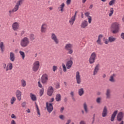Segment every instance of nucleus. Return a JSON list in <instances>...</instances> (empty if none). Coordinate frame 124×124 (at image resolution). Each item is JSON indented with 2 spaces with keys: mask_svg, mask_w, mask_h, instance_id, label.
Masks as SVG:
<instances>
[{
  "mask_svg": "<svg viewBox=\"0 0 124 124\" xmlns=\"http://www.w3.org/2000/svg\"><path fill=\"white\" fill-rule=\"evenodd\" d=\"M115 41L116 38L113 36H110L108 37V41H109V42L112 43L115 42Z\"/></svg>",
  "mask_w": 124,
  "mask_h": 124,
  "instance_id": "28",
  "label": "nucleus"
},
{
  "mask_svg": "<svg viewBox=\"0 0 124 124\" xmlns=\"http://www.w3.org/2000/svg\"><path fill=\"white\" fill-rule=\"evenodd\" d=\"M11 124H16V122H15V121L12 120L11 122Z\"/></svg>",
  "mask_w": 124,
  "mask_h": 124,
  "instance_id": "53",
  "label": "nucleus"
},
{
  "mask_svg": "<svg viewBox=\"0 0 124 124\" xmlns=\"http://www.w3.org/2000/svg\"><path fill=\"white\" fill-rule=\"evenodd\" d=\"M16 95L18 100L20 101L21 99H22V92H21L20 90H17L16 93Z\"/></svg>",
  "mask_w": 124,
  "mask_h": 124,
  "instance_id": "15",
  "label": "nucleus"
},
{
  "mask_svg": "<svg viewBox=\"0 0 124 124\" xmlns=\"http://www.w3.org/2000/svg\"><path fill=\"white\" fill-rule=\"evenodd\" d=\"M52 69L53 71L55 72L56 70H57V69H58V67H57V66H53Z\"/></svg>",
  "mask_w": 124,
  "mask_h": 124,
  "instance_id": "45",
  "label": "nucleus"
},
{
  "mask_svg": "<svg viewBox=\"0 0 124 124\" xmlns=\"http://www.w3.org/2000/svg\"><path fill=\"white\" fill-rule=\"evenodd\" d=\"M88 23L89 24H91L92 23V16H89V17H88Z\"/></svg>",
  "mask_w": 124,
  "mask_h": 124,
  "instance_id": "43",
  "label": "nucleus"
},
{
  "mask_svg": "<svg viewBox=\"0 0 124 124\" xmlns=\"http://www.w3.org/2000/svg\"><path fill=\"white\" fill-rule=\"evenodd\" d=\"M93 4H91V5H90V7H89V8L90 9H92V8H93Z\"/></svg>",
  "mask_w": 124,
  "mask_h": 124,
  "instance_id": "60",
  "label": "nucleus"
},
{
  "mask_svg": "<svg viewBox=\"0 0 124 124\" xmlns=\"http://www.w3.org/2000/svg\"><path fill=\"white\" fill-rule=\"evenodd\" d=\"M72 64H73V62H72V61L70 60L68 61L66 64L67 69H70V68H71V66H72Z\"/></svg>",
  "mask_w": 124,
  "mask_h": 124,
  "instance_id": "18",
  "label": "nucleus"
},
{
  "mask_svg": "<svg viewBox=\"0 0 124 124\" xmlns=\"http://www.w3.org/2000/svg\"><path fill=\"white\" fill-rule=\"evenodd\" d=\"M54 100V98H52L51 99H50V101H49V102H53Z\"/></svg>",
  "mask_w": 124,
  "mask_h": 124,
  "instance_id": "59",
  "label": "nucleus"
},
{
  "mask_svg": "<svg viewBox=\"0 0 124 124\" xmlns=\"http://www.w3.org/2000/svg\"><path fill=\"white\" fill-rule=\"evenodd\" d=\"M38 84L39 88H42V85L40 83V81H38Z\"/></svg>",
  "mask_w": 124,
  "mask_h": 124,
  "instance_id": "51",
  "label": "nucleus"
},
{
  "mask_svg": "<svg viewBox=\"0 0 124 124\" xmlns=\"http://www.w3.org/2000/svg\"><path fill=\"white\" fill-rule=\"evenodd\" d=\"M19 54H20V56H21L22 60H24L25 59V52L20 50L19 51Z\"/></svg>",
  "mask_w": 124,
  "mask_h": 124,
  "instance_id": "30",
  "label": "nucleus"
},
{
  "mask_svg": "<svg viewBox=\"0 0 124 124\" xmlns=\"http://www.w3.org/2000/svg\"><path fill=\"white\" fill-rule=\"evenodd\" d=\"M124 118V113L123 112H120L117 115V121L118 122H121L122 120Z\"/></svg>",
  "mask_w": 124,
  "mask_h": 124,
  "instance_id": "17",
  "label": "nucleus"
},
{
  "mask_svg": "<svg viewBox=\"0 0 124 124\" xmlns=\"http://www.w3.org/2000/svg\"><path fill=\"white\" fill-rule=\"evenodd\" d=\"M47 28H48V25H47V23H43L41 27V32H46V31H47Z\"/></svg>",
  "mask_w": 124,
  "mask_h": 124,
  "instance_id": "12",
  "label": "nucleus"
},
{
  "mask_svg": "<svg viewBox=\"0 0 124 124\" xmlns=\"http://www.w3.org/2000/svg\"><path fill=\"white\" fill-rule=\"evenodd\" d=\"M111 30L112 33H118L119 30H120V24L118 22L112 23L111 26Z\"/></svg>",
  "mask_w": 124,
  "mask_h": 124,
  "instance_id": "1",
  "label": "nucleus"
},
{
  "mask_svg": "<svg viewBox=\"0 0 124 124\" xmlns=\"http://www.w3.org/2000/svg\"><path fill=\"white\" fill-rule=\"evenodd\" d=\"M72 47H73V46H72V45L71 44H66L65 46V50L68 51V54H70V55H71V54L73 53V50H72Z\"/></svg>",
  "mask_w": 124,
  "mask_h": 124,
  "instance_id": "6",
  "label": "nucleus"
},
{
  "mask_svg": "<svg viewBox=\"0 0 124 124\" xmlns=\"http://www.w3.org/2000/svg\"><path fill=\"white\" fill-rule=\"evenodd\" d=\"M100 100H101L100 98H98L96 100L97 103H100Z\"/></svg>",
  "mask_w": 124,
  "mask_h": 124,
  "instance_id": "48",
  "label": "nucleus"
},
{
  "mask_svg": "<svg viewBox=\"0 0 124 124\" xmlns=\"http://www.w3.org/2000/svg\"><path fill=\"white\" fill-rule=\"evenodd\" d=\"M71 122V121L70 120H68V121H67V122L66 123V124H70V122Z\"/></svg>",
  "mask_w": 124,
  "mask_h": 124,
  "instance_id": "56",
  "label": "nucleus"
},
{
  "mask_svg": "<svg viewBox=\"0 0 124 124\" xmlns=\"http://www.w3.org/2000/svg\"><path fill=\"white\" fill-rule=\"evenodd\" d=\"M35 106H36L37 114L38 115H39V117H40V115H41L40 110H39V108H38V106L37 105V104H36V103H35Z\"/></svg>",
  "mask_w": 124,
  "mask_h": 124,
  "instance_id": "32",
  "label": "nucleus"
},
{
  "mask_svg": "<svg viewBox=\"0 0 124 124\" xmlns=\"http://www.w3.org/2000/svg\"><path fill=\"white\" fill-rule=\"evenodd\" d=\"M106 95H107V98H109V97H110V90L109 89L107 90Z\"/></svg>",
  "mask_w": 124,
  "mask_h": 124,
  "instance_id": "39",
  "label": "nucleus"
},
{
  "mask_svg": "<svg viewBox=\"0 0 124 124\" xmlns=\"http://www.w3.org/2000/svg\"><path fill=\"white\" fill-rule=\"evenodd\" d=\"M30 97L32 101H36V100H37L36 96L32 93H30Z\"/></svg>",
  "mask_w": 124,
  "mask_h": 124,
  "instance_id": "25",
  "label": "nucleus"
},
{
  "mask_svg": "<svg viewBox=\"0 0 124 124\" xmlns=\"http://www.w3.org/2000/svg\"><path fill=\"white\" fill-rule=\"evenodd\" d=\"M117 114H118V110H115L111 115V117L110 119L111 122H114V120H115V118L116 116H117Z\"/></svg>",
  "mask_w": 124,
  "mask_h": 124,
  "instance_id": "22",
  "label": "nucleus"
},
{
  "mask_svg": "<svg viewBox=\"0 0 124 124\" xmlns=\"http://www.w3.org/2000/svg\"><path fill=\"white\" fill-rule=\"evenodd\" d=\"M16 101V97H12L10 101V102L12 105L14 104V102H15Z\"/></svg>",
  "mask_w": 124,
  "mask_h": 124,
  "instance_id": "33",
  "label": "nucleus"
},
{
  "mask_svg": "<svg viewBox=\"0 0 124 124\" xmlns=\"http://www.w3.org/2000/svg\"><path fill=\"white\" fill-rule=\"evenodd\" d=\"M76 79L77 84H81V76L80 75V72L79 71H77L76 73Z\"/></svg>",
  "mask_w": 124,
  "mask_h": 124,
  "instance_id": "10",
  "label": "nucleus"
},
{
  "mask_svg": "<svg viewBox=\"0 0 124 124\" xmlns=\"http://www.w3.org/2000/svg\"><path fill=\"white\" fill-rule=\"evenodd\" d=\"M84 108L86 113H88V108H87V104L86 103L84 104Z\"/></svg>",
  "mask_w": 124,
  "mask_h": 124,
  "instance_id": "41",
  "label": "nucleus"
},
{
  "mask_svg": "<svg viewBox=\"0 0 124 124\" xmlns=\"http://www.w3.org/2000/svg\"><path fill=\"white\" fill-rule=\"evenodd\" d=\"M24 0H19L18 1L16 2V4L15 5L14 8L12 9V10H10L9 11L10 14L11 13H14V12H16L19 10V6L23 3V1Z\"/></svg>",
  "mask_w": 124,
  "mask_h": 124,
  "instance_id": "3",
  "label": "nucleus"
},
{
  "mask_svg": "<svg viewBox=\"0 0 124 124\" xmlns=\"http://www.w3.org/2000/svg\"><path fill=\"white\" fill-rule=\"evenodd\" d=\"M12 28L14 31H18L20 28V24L18 22H15L12 25Z\"/></svg>",
  "mask_w": 124,
  "mask_h": 124,
  "instance_id": "14",
  "label": "nucleus"
},
{
  "mask_svg": "<svg viewBox=\"0 0 124 124\" xmlns=\"http://www.w3.org/2000/svg\"><path fill=\"white\" fill-rule=\"evenodd\" d=\"M51 38L52 40L54 41L55 43L56 44H59V39H58V37H57V35L55 33H51Z\"/></svg>",
  "mask_w": 124,
  "mask_h": 124,
  "instance_id": "11",
  "label": "nucleus"
},
{
  "mask_svg": "<svg viewBox=\"0 0 124 124\" xmlns=\"http://www.w3.org/2000/svg\"><path fill=\"white\" fill-rule=\"evenodd\" d=\"M29 38L31 41H33L35 38L34 37V35L33 34H31L30 35Z\"/></svg>",
  "mask_w": 124,
  "mask_h": 124,
  "instance_id": "34",
  "label": "nucleus"
},
{
  "mask_svg": "<svg viewBox=\"0 0 124 124\" xmlns=\"http://www.w3.org/2000/svg\"><path fill=\"white\" fill-rule=\"evenodd\" d=\"M65 6V4L64 3H62L61 5H60V7H58L59 11H61V12H63L64 11V7Z\"/></svg>",
  "mask_w": 124,
  "mask_h": 124,
  "instance_id": "19",
  "label": "nucleus"
},
{
  "mask_svg": "<svg viewBox=\"0 0 124 124\" xmlns=\"http://www.w3.org/2000/svg\"><path fill=\"white\" fill-rule=\"evenodd\" d=\"M80 124H86V123H85V122L84 121H81Z\"/></svg>",
  "mask_w": 124,
  "mask_h": 124,
  "instance_id": "61",
  "label": "nucleus"
},
{
  "mask_svg": "<svg viewBox=\"0 0 124 124\" xmlns=\"http://www.w3.org/2000/svg\"><path fill=\"white\" fill-rule=\"evenodd\" d=\"M21 86L22 87H26L27 86V83H26V80L22 79L21 81Z\"/></svg>",
  "mask_w": 124,
  "mask_h": 124,
  "instance_id": "35",
  "label": "nucleus"
},
{
  "mask_svg": "<svg viewBox=\"0 0 124 124\" xmlns=\"http://www.w3.org/2000/svg\"><path fill=\"white\" fill-rule=\"evenodd\" d=\"M56 89H60V83H57L56 84Z\"/></svg>",
  "mask_w": 124,
  "mask_h": 124,
  "instance_id": "47",
  "label": "nucleus"
},
{
  "mask_svg": "<svg viewBox=\"0 0 124 124\" xmlns=\"http://www.w3.org/2000/svg\"><path fill=\"white\" fill-rule=\"evenodd\" d=\"M40 67V62L39 61H35L33 62L32 69L34 72H36Z\"/></svg>",
  "mask_w": 124,
  "mask_h": 124,
  "instance_id": "5",
  "label": "nucleus"
},
{
  "mask_svg": "<svg viewBox=\"0 0 124 124\" xmlns=\"http://www.w3.org/2000/svg\"><path fill=\"white\" fill-rule=\"evenodd\" d=\"M87 1V0H82V3H85Z\"/></svg>",
  "mask_w": 124,
  "mask_h": 124,
  "instance_id": "63",
  "label": "nucleus"
},
{
  "mask_svg": "<svg viewBox=\"0 0 124 124\" xmlns=\"http://www.w3.org/2000/svg\"><path fill=\"white\" fill-rule=\"evenodd\" d=\"M121 37L122 39H124V33H122L121 34Z\"/></svg>",
  "mask_w": 124,
  "mask_h": 124,
  "instance_id": "49",
  "label": "nucleus"
},
{
  "mask_svg": "<svg viewBox=\"0 0 124 124\" xmlns=\"http://www.w3.org/2000/svg\"><path fill=\"white\" fill-rule=\"evenodd\" d=\"M77 16V11H76L75 15L71 18H70L69 20V23L70 26H73L75 22V20L76 19Z\"/></svg>",
  "mask_w": 124,
  "mask_h": 124,
  "instance_id": "8",
  "label": "nucleus"
},
{
  "mask_svg": "<svg viewBox=\"0 0 124 124\" xmlns=\"http://www.w3.org/2000/svg\"><path fill=\"white\" fill-rule=\"evenodd\" d=\"M60 118L61 120H63V115H60Z\"/></svg>",
  "mask_w": 124,
  "mask_h": 124,
  "instance_id": "57",
  "label": "nucleus"
},
{
  "mask_svg": "<svg viewBox=\"0 0 124 124\" xmlns=\"http://www.w3.org/2000/svg\"><path fill=\"white\" fill-rule=\"evenodd\" d=\"M10 60L11 62H15V55L13 52H10Z\"/></svg>",
  "mask_w": 124,
  "mask_h": 124,
  "instance_id": "24",
  "label": "nucleus"
},
{
  "mask_svg": "<svg viewBox=\"0 0 124 124\" xmlns=\"http://www.w3.org/2000/svg\"><path fill=\"white\" fill-rule=\"evenodd\" d=\"M2 66L4 69H5L6 71H8V70H12L13 69V64H12L11 62H9L7 64L4 63H3Z\"/></svg>",
  "mask_w": 124,
  "mask_h": 124,
  "instance_id": "4",
  "label": "nucleus"
},
{
  "mask_svg": "<svg viewBox=\"0 0 124 124\" xmlns=\"http://www.w3.org/2000/svg\"><path fill=\"white\" fill-rule=\"evenodd\" d=\"M78 94L80 96H82L84 94V89L83 88L78 90Z\"/></svg>",
  "mask_w": 124,
  "mask_h": 124,
  "instance_id": "29",
  "label": "nucleus"
},
{
  "mask_svg": "<svg viewBox=\"0 0 124 124\" xmlns=\"http://www.w3.org/2000/svg\"><path fill=\"white\" fill-rule=\"evenodd\" d=\"M44 93V88L40 90V96H42Z\"/></svg>",
  "mask_w": 124,
  "mask_h": 124,
  "instance_id": "38",
  "label": "nucleus"
},
{
  "mask_svg": "<svg viewBox=\"0 0 124 124\" xmlns=\"http://www.w3.org/2000/svg\"><path fill=\"white\" fill-rule=\"evenodd\" d=\"M30 44V39L27 37H23L20 41V46L25 48Z\"/></svg>",
  "mask_w": 124,
  "mask_h": 124,
  "instance_id": "2",
  "label": "nucleus"
},
{
  "mask_svg": "<svg viewBox=\"0 0 124 124\" xmlns=\"http://www.w3.org/2000/svg\"><path fill=\"white\" fill-rule=\"evenodd\" d=\"M24 33H25V31H22L21 32V35H23V34H24Z\"/></svg>",
  "mask_w": 124,
  "mask_h": 124,
  "instance_id": "62",
  "label": "nucleus"
},
{
  "mask_svg": "<svg viewBox=\"0 0 124 124\" xmlns=\"http://www.w3.org/2000/svg\"><path fill=\"white\" fill-rule=\"evenodd\" d=\"M71 95L72 96V97L74 96V93H73V92H71Z\"/></svg>",
  "mask_w": 124,
  "mask_h": 124,
  "instance_id": "54",
  "label": "nucleus"
},
{
  "mask_svg": "<svg viewBox=\"0 0 124 124\" xmlns=\"http://www.w3.org/2000/svg\"><path fill=\"white\" fill-rule=\"evenodd\" d=\"M105 77H106V75L104 74L103 76V78H105Z\"/></svg>",
  "mask_w": 124,
  "mask_h": 124,
  "instance_id": "64",
  "label": "nucleus"
},
{
  "mask_svg": "<svg viewBox=\"0 0 124 124\" xmlns=\"http://www.w3.org/2000/svg\"><path fill=\"white\" fill-rule=\"evenodd\" d=\"M103 41L105 44H108L109 42V40L106 39L105 38H104Z\"/></svg>",
  "mask_w": 124,
  "mask_h": 124,
  "instance_id": "42",
  "label": "nucleus"
},
{
  "mask_svg": "<svg viewBox=\"0 0 124 124\" xmlns=\"http://www.w3.org/2000/svg\"><path fill=\"white\" fill-rule=\"evenodd\" d=\"M53 93H54V89L53 88V87L50 86L47 90V94L49 96H52Z\"/></svg>",
  "mask_w": 124,
  "mask_h": 124,
  "instance_id": "16",
  "label": "nucleus"
},
{
  "mask_svg": "<svg viewBox=\"0 0 124 124\" xmlns=\"http://www.w3.org/2000/svg\"><path fill=\"white\" fill-rule=\"evenodd\" d=\"M98 70H99V64H97L94 69L93 75H96L97 74V72H98Z\"/></svg>",
  "mask_w": 124,
  "mask_h": 124,
  "instance_id": "23",
  "label": "nucleus"
},
{
  "mask_svg": "<svg viewBox=\"0 0 124 124\" xmlns=\"http://www.w3.org/2000/svg\"><path fill=\"white\" fill-rule=\"evenodd\" d=\"M95 59H96V53L95 52H93L89 58L90 63H93L95 62Z\"/></svg>",
  "mask_w": 124,
  "mask_h": 124,
  "instance_id": "7",
  "label": "nucleus"
},
{
  "mask_svg": "<svg viewBox=\"0 0 124 124\" xmlns=\"http://www.w3.org/2000/svg\"><path fill=\"white\" fill-rule=\"evenodd\" d=\"M11 118H12V119H16V116H15V115H14V114H12V115H11Z\"/></svg>",
  "mask_w": 124,
  "mask_h": 124,
  "instance_id": "52",
  "label": "nucleus"
},
{
  "mask_svg": "<svg viewBox=\"0 0 124 124\" xmlns=\"http://www.w3.org/2000/svg\"><path fill=\"white\" fill-rule=\"evenodd\" d=\"M63 71L64 72H66V67L65 66V64L64 63L62 64Z\"/></svg>",
  "mask_w": 124,
  "mask_h": 124,
  "instance_id": "40",
  "label": "nucleus"
},
{
  "mask_svg": "<svg viewBox=\"0 0 124 124\" xmlns=\"http://www.w3.org/2000/svg\"><path fill=\"white\" fill-rule=\"evenodd\" d=\"M64 110V108L63 107H62L60 110L61 112H62V111Z\"/></svg>",
  "mask_w": 124,
  "mask_h": 124,
  "instance_id": "55",
  "label": "nucleus"
},
{
  "mask_svg": "<svg viewBox=\"0 0 124 124\" xmlns=\"http://www.w3.org/2000/svg\"><path fill=\"white\" fill-rule=\"evenodd\" d=\"M115 2H116V0H111L109 2V5L110 6L113 5V4H115Z\"/></svg>",
  "mask_w": 124,
  "mask_h": 124,
  "instance_id": "37",
  "label": "nucleus"
},
{
  "mask_svg": "<svg viewBox=\"0 0 124 124\" xmlns=\"http://www.w3.org/2000/svg\"><path fill=\"white\" fill-rule=\"evenodd\" d=\"M103 37V35L100 34L98 37V40H97V43L99 44V45H102V43L101 42V38Z\"/></svg>",
  "mask_w": 124,
  "mask_h": 124,
  "instance_id": "21",
  "label": "nucleus"
},
{
  "mask_svg": "<svg viewBox=\"0 0 124 124\" xmlns=\"http://www.w3.org/2000/svg\"><path fill=\"white\" fill-rule=\"evenodd\" d=\"M62 98V96H61V94H57L56 96V101H61V99Z\"/></svg>",
  "mask_w": 124,
  "mask_h": 124,
  "instance_id": "27",
  "label": "nucleus"
},
{
  "mask_svg": "<svg viewBox=\"0 0 124 124\" xmlns=\"http://www.w3.org/2000/svg\"><path fill=\"white\" fill-rule=\"evenodd\" d=\"M70 2H71V0H67L66 3L67 4H70Z\"/></svg>",
  "mask_w": 124,
  "mask_h": 124,
  "instance_id": "50",
  "label": "nucleus"
},
{
  "mask_svg": "<svg viewBox=\"0 0 124 124\" xmlns=\"http://www.w3.org/2000/svg\"><path fill=\"white\" fill-rule=\"evenodd\" d=\"M26 112L27 113H31V110H30V108H28L27 110H26Z\"/></svg>",
  "mask_w": 124,
  "mask_h": 124,
  "instance_id": "58",
  "label": "nucleus"
},
{
  "mask_svg": "<svg viewBox=\"0 0 124 124\" xmlns=\"http://www.w3.org/2000/svg\"><path fill=\"white\" fill-rule=\"evenodd\" d=\"M85 16H86V17H87L88 18H89V17H91V16H90V13L89 12H86L85 13Z\"/></svg>",
  "mask_w": 124,
  "mask_h": 124,
  "instance_id": "46",
  "label": "nucleus"
},
{
  "mask_svg": "<svg viewBox=\"0 0 124 124\" xmlns=\"http://www.w3.org/2000/svg\"><path fill=\"white\" fill-rule=\"evenodd\" d=\"M113 13H114V9L113 8H111L110 9V13L109 14V17H111V16L113 15Z\"/></svg>",
  "mask_w": 124,
  "mask_h": 124,
  "instance_id": "36",
  "label": "nucleus"
},
{
  "mask_svg": "<svg viewBox=\"0 0 124 124\" xmlns=\"http://www.w3.org/2000/svg\"><path fill=\"white\" fill-rule=\"evenodd\" d=\"M42 83L43 84H45L47 83V81H48V75L46 74H44L42 75Z\"/></svg>",
  "mask_w": 124,
  "mask_h": 124,
  "instance_id": "13",
  "label": "nucleus"
},
{
  "mask_svg": "<svg viewBox=\"0 0 124 124\" xmlns=\"http://www.w3.org/2000/svg\"><path fill=\"white\" fill-rule=\"evenodd\" d=\"M106 116H107V108L106 107H104L103 113H102V117L104 118Z\"/></svg>",
  "mask_w": 124,
  "mask_h": 124,
  "instance_id": "26",
  "label": "nucleus"
},
{
  "mask_svg": "<svg viewBox=\"0 0 124 124\" xmlns=\"http://www.w3.org/2000/svg\"><path fill=\"white\" fill-rule=\"evenodd\" d=\"M81 28H82V29H85V28H87L88 27V21L86 20H84L81 25H80Z\"/></svg>",
  "mask_w": 124,
  "mask_h": 124,
  "instance_id": "20",
  "label": "nucleus"
},
{
  "mask_svg": "<svg viewBox=\"0 0 124 124\" xmlns=\"http://www.w3.org/2000/svg\"><path fill=\"white\" fill-rule=\"evenodd\" d=\"M46 107L48 113H51L53 111L54 108H53V104L46 102Z\"/></svg>",
  "mask_w": 124,
  "mask_h": 124,
  "instance_id": "9",
  "label": "nucleus"
},
{
  "mask_svg": "<svg viewBox=\"0 0 124 124\" xmlns=\"http://www.w3.org/2000/svg\"><path fill=\"white\" fill-rule=\"evenodd\" d=\"M115 76H116V75L115 74H113L110 76V78L109 79V81L110 82H115V79H114V77H115Z\"/></svg>",
  "mask_w": 124,
  "mask_h": 124,
  "instance_id": "31",
  "label": "nucleus"
},
{
  "mask_svg": "<svg viewBox=\"0 0 124 124\" xmlns=\"http://www.w3.org/2000/svg\"><path fill=\"white\" fill-rule=\"evenodd\" d=\"M26 105H27V103L26 102H23L22 104H21V106L22 107L24 108V107H26Z\"/></svg>",
  "mask_w": 124,
  "mask_h": 124,
  "instance_id": "44",
  "label": "nucleus"
}]
</instances>
